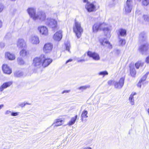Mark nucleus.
I'll use <instances>...</instances> for the list:
<instances>
[{
	"label": "nucleus",
	"mask_w": 149,
	"mask_h": 149,
	"mask_svg": "<svg viewBox=\"0 0 149 149\" xmlns=\"http://www.w3.org/2000/svg\"><path fill=\"white\" fill-rule=\"evenodd\" d=\"M45 24L53 30H56L57 27V21L50 18H48L46 19Z\"/></svg>",
	"instance_id": "7ed1b4c3"
},
{
	"label": "nucleus",
	"mask_w": 149,
	"mask_h": 149,
	"mask_svg": "<svg viewBox=\"0 0 149 149\" xmlns=\"http://www.w3.org/2000/svg\"><path fill=\"white\" fill-rule=\"evenodd\" d=\"M142 84V82L139 81V83L137 84V86L140 88H141Z\"/></svg>",
	"instance_id": "49530a36"
},
{
	"label": "nucleus",
	"mask_w": 149,
	"mask_h": 149,
	"mask_svg": "<svg viewBox=\"0 0 149 149\" xmlns=\"http://www.w3.org/2000/svg\"><path fill=\"white\" fill-rule=\"evenodd\" d=\"M25 105L26 104L24 103H22L19 104V106L22 107H24Z\"/></svg>",
	"instance_id": "09e8293b"
},
{
	"label": "nucleus",
	"mask_w": 149,
	"mask_h": 149,
	"mask_svg": "<svg viewBox=\"0 0 149 149\" xmlns=\"http://www.w3.org/2000/svg\"><path fill=\"white\" fill-rule=\"evenodd\" d=\"M17 45L19 48L22 49L26 47V43L24 39L20 38L17 40Z\"/></svg>",
	"instance_id": "9b49d317"
},
{
	"label": "nucleus",
	"mask_w": 149,
	"mask_h": 149,
	"mask_svg": "<svg viewBox=\"0 0 149 149\" xmlns=\"http://www.w3.org/2000/svg\"><path fill=\"white\" fill-rule=\"evenodd\" d=\"M64 122V119L61 118L56 119L55 120L52 125H54L55 126H58L61 125Z\"/></svg>",
	"instance_id": "6ab92c4d"
},
{
	"label": "nucleus",
	"mask_w": 149,
	"mask_h": 149,
	"mask_svg": "<svg viewBox=\"0 0 149 149\" xmlns=\"http://www.w3.org/2000/svg\"><path fill=\"white\" fill-rule=\"evenodd\" d=\"M2 68L4 73L7 74H10L11 73L12 70L6 64H3L2 67Z\"/></svg>",
	"instance_id": "f3484780"
},
{
	"label": "nucleus",
	"mask_w": 149,
	"mask_h": 149,
	"mask_svg": "<svg viewBox=\"0 0 149 149\" xmlns=\"http://www.w3.org/2000/svg\"><path fill=\"white\" fill-rule=\"evenodd\" d=\"M144 20L146 22L149 23V17L147 15H144L143 16Z\"/></svg>",
	"instance_id": "72a5a7b5"
},
{
	"label": "nucleus",
	"mask_w": 149,
	"mask_h": 149,
	"mask_svg": "<svg viewBox=\"0 0 149 149\" xmlns=\"http://www.w3.org/2000/svg\"><path fill=\"white\" fill-rule=\"evenodd\" d=\"M83 2L84 3H90L88 1V0H83Z\"/></svg>",
	"instance_id": "5fc2aeb1"
},
{
	"label": "nucleus",
	"mask_w": 149,
	"mask_h": 149,
	"mask_svg": "<svg viewBox=\"0 0 149 149\" xmlns=\"http://www.w3.org/2000/svg\"><path fill=\"white\" fill-rule=\"evenodd\" d=\"M135 95H136V93H132L130 95L129 98V101L130 102V104L132 105H134V96Z\"/></svg>",
	"instance_id": "393cba45"
},
{
	"label": "nucleus",
	"mask_w": 149,
	"mask_h": 149,
	"mask_svg": "<svg viewBox=\"0 0 149 149\" xmlns=\"http://www.w3.org/2000/svg\"><path fill=\"white\" fill-rule=\"evenodd\" d=\"M148 114L149 115V108L148 109Z\"/></svg>",
	"instance_id": "680f3d73"
},
{
	"label": "nucleus",
	"mask_w": 149,
	"mask_h": 149,
	"mask_svg": "<svg viewBox=\"0 0 149 149\" xmlns=\"http://www.w3.org/2000/svg\"><path fill=\"white\" fill-rule=\"evenodd\" d=\"M77 115H76L74 117L71 118L70 120L67 123V125L70 126L74 124L77 118Z\"/></svg>",
	"instance_id": "b1692460"
},
{
	"label": "nucleus",
	"mask_w": 149,
	"mask_h": 149,
	"mask_svg": "<svg viewBox=\"0 0 149 149\" xmlns=\"http://www.w3.org/2000/svg\"><path fill=\"white\" fill-rule=\"evenodd\" d=\"M0 45L1 48H3L5 46L4 43L3 42H1L0 43Z\"/></svg>",
	"instance_id": "de8ad7c7"
},
{
	"label": "nucleus",
	"mask_w": 149,
	"mask_h": 149,
	"mask_svg": "<svg viewBox=\"0 0 149 149\" xmlns=\"http://www.w3.org/2000/svg\"><path fill=\"white\" fill-rule=\"evenodd\" d=\"M62 32L63 31L61 30L57 31L54 34L53 37V39L57 41H60L62 37Z\"/></svg>",
	"instance_id": "4468645a"
},
{
	"label": "nucleus",
	"mask_w": 149,
	"mask_h": 149,
	"mask_svg": "<svg viewBox=\"0 0 149 149\" xmlns=\"http://www.w3.org/2000/svg\"><path fill=\"white\" fill-rule=\"evenodd\" d=\"M46 17V15L44 12H39L36 13V16L33 17V20L36 21L38 19L40 21H43L45 19Z\"/></svg>",
	"instance_id": "39448f33"
},
{
	"label": "nucleus",
	"mask_w": 149,
	"mask_h": 149,
	"mask_svg": "<svg viewBox=\"0 0 149 149\" xmlns=\"http://www.w3.org/2000/svg\"><path fill=\"white\" fill-rule=\"evenodd\" d=\"M146 62L147 63H149V56H148L146 60Z\"/></svg>",
	"instance_id": "8fccbe9b"
},
{
	"label": "nucleus",
	"mask_w": 149,
	"mask_h": 149,
	"mask_svg": "<svg viewBox=\"0 0 149 149\" xmlns=\"http://www.w3.org/2000/svg\"><path fill=\"white\" fill-rule=\"evenodd\" d=\"M65 46L66 47V49L69 52H70V45L69 43L67 44H65Z\"/></svg>",
	"instance_id": "ea45409f"
},
{
	"label": "nucleus",
	"mask_w": 149,
	"mask_h": 149,
	"mask_svg": "<svg viewBox=\"0 0 149 149\" xmlns=\"http://www.w3.org/2000/svg\"><path fill=\"white\" fill-rule=\"evenodd\" d=\"M141 14V10L138 8H137L136 11H135V14L136 15H139Z\"/></svg>",
	"instance_id": "a19ab883"
},
{
	"label": "nucleus",
	"mask_w": 149,
	"mask_h": 149,
	"mask_svg": "<svg viewBox=\"0 0 149 149\" xmlns=\"http://www.w3.org/2000/svg\"><path fill=\"white\" fill-rule=\"evenodd\" d=\"M88 113V111L86 110H84L83 111L81 116L82 121H83L84 118H86L88 117V116H87Z\"/></svg>",
	"instance_id": "a878e982"
},
{
	"label": "nucleus",
	"mask_w": 149,
	"mask_h": 149,
	"mask_svg": "<svg viewBox=\"0 0 149 149\" xmlns=\"http://www.w3.org/2000/svg\"><path fill=\"white\" fill-rule=\"evenodd\" d=\"M29 40L31 44L34 45L38 44L40 42L39 37L35 35L31 36L29 38Z\"/></svg>",
	"instance_id": "0eeeda50"
},
{
	"label": "nucleus",
	"mask_w": 149,
	"mask_h": 149,
	"mask_svg": "<svg viewBox=\"0 0 149 149\" xmlns=\"http://www.w3.org/2000/svg\"><path fill=\"white\" fill-rule=\"evenodd\" d=\"M42 55L39 57L35 58L33 60V64L37 68H39L42 66Z\"/></svg>",
	"instance_id": "423d86ee"
},
{
	"label": "nucleus",
	"mask_w": 149,
	"mask_h": 149,
	"mask_svg": "<svg viewBox=\"0 0 149 149\" xmlns=\"http://www.w3.org/2000/svg\"><path fill=\"white\" fill-rule=\"evenodd\" d=\"M19 113V112H12L11 113V116H18Z\"/></svg>",
	"instance_id": "37998d69"
},
{
	"label": "nucleus",
	"mask_w": 149,
	"mask_h": 149,
	"mask_svg": "<svg viewBox=\"0 0 149 149\" xmlns=\"http://www.w3.org/2000/svg\"><path fill=\"white\" fill-rule=\"evenodd\" d=\"M53 47V44L51 43L45 44L43 47V52L46 53H50L52 51Z\"/></svg>",
	"instance_id": "6e6552de"
},
{
	"label": "nucleus",
	"mask_w": 149,
	"mask_h": 149,
	"mask_svg": "<svg viewBox=\"0 0 149 149\" xmlns=\"http://www.w3.org/2000/svg\"><path fill=\"white\" fill-rule=\"evenodd\" d=\"M2 25V22L0 20V28H1Z\"/></svg>",
	"instance_id": "4d7b16f0"
},
{
	"label": "nucleus",
	"mask_w": 149,
	"mask_h": 149,
	"mask_svg": "<svg viewBox=\"0 0 149 149\" xmlns=\"http://www.w3.org/2000/svg\"><path fill=\"white\" fill-rule=\"evenodd\" d=\"M40 33L44 36H47L48 34V30L47 27L45 26H40L38 28Z\"/></svg>",
	"instance_id": "9d476101"
},
{
	"label": "nucleus",
	"mask_w": 149,
	"mask_h": 149,
	"mask_svg": "<svg viewBox=\"0 0 149 149\" xmlns=\"http://www.w3.org/2000/svg\"><path fill=\"white\" fill-rule=\"evenodd\" d=\"M72 61V60L71 59H70L68 60H67L66 62V63H68L69 62H71Z\"/></svg>",
	"instance_id": "864d4df0"
},
{
	"label": "nucleus",
	"mask_w": 149,
	"mask_h": 149,
	"mask_svg": "<svg viewBox=\"0 0 149 149\" xmlns=\"http://www.w3.org/2000/svg\"><path fill=\"white\" fill-rule=\"evenodd\" d=\"M125 40L124 39H121L119 41V45L121 46L124 45L125 43Z\"/></svg>",
	"instance_id": "c9c22d12"
},
{
	"label": "nucleus",
	"mask_w": 149,
	"mask_h": 149,
	"mask_svg": "<svg viewBox=\"0 0 149 149\" xmlns=\"http://www.w3.org/2000/svg\"><path fill=\"white\" fill-rule=\"evenodd\" d=\"M3 104H1L0 105V109L2 108V107H3Z\"/></svg>",
	"instance_id": "13d9d810"
},
{
	"label": "nucleus",
	"mask_w": 149,
	"mask_h": 149,
	"mask_svg": "<svg viewBox=\"0 0 149 149\" xmlns=\"http://www.w3.org/2000/svg\"><path fill=\"white\" fill-rule=\"evenodd\" d=\"M119 32L120 36H125L126 35V31L124 29H121L119 30Z\"/></svg>",
	"instance_id": "bb28decb"
},
{
	"label": "nucleus",
	"mask_w": 149,
	"mask_h": 149,
	"mask_svg": "<svg viewBox=\"0 0 149 149\" xmlns=\"http://www.w3.org/2000/svg\"><path fill=\"white\" fill-rule=\"evenodd\" d=\"M115 5L116 2H114L111 1L107 3V6L109 8L113 7H115Z\"/></svg>",
	"instance_id": "cd10ccee"
},
{
	"label": "nucleus",
	"mask_w": 149,
	"mask_h": 149,
	"mask_svg": "<svg viewBox=\"0 0 149 149\" xmlns=\"http://www.w3.org/2000/svg\"><path fill=\"white\" fill-rule=\"evenodd\" d=\"M42 66L45 67L48 66L52 62V60L50 58H46L44 55H42Z\"/></svg>",
	"instance_id": "f8f14e48"
},
{
	"label": "nucleus",
	"mask_w": 149,
	"mask_h": 149,
	"mask_svg": "<svg viewBox=\"0 0 149 149\" xmlns=\"http://www.w3.org/2000/svg\"><path fill=\"white\" fill-rule=\"evenodd\" d=\"M99 30H102L105 36L107 38L110 37L111 29L105 23L98 22L95 24L93 27V32L96 33Z\"/></svg>",
	"instance_id": "f257e3e1"
},
{
	"label": "nucleus",
	"mask_w": 149,
	"mask_h": 149,
	"mask_svg": "<svg viewBox=\"0 0 149 149\" xmlns=\"http://www.w3.org/2000/svg\"><path fill=\"white\" fill-rule=\"evenodd\" d=\"M73 29L77 37L79 38L83 31V29L81 26V23L75 20Z\"/></svg>",
	"instance_id": "f03ea898"
},
{
	"label": "nucleus",
	"mask_w": 149,
	"mask_h": 149,
	"mask_svg": "<svg viewBox=\"0 0 149 149\" xmlns=\"http://www.w3.org/2000/svg\"><path fill=\"white\" fill-rule=\"evenodd\" d=\"M138 1H140L141 0H137ZM149 4V0H142V4L143 6H147Z\"/></svg>",
	"instance_id": "473e14b6"
},
{
	"label": "nucleus",
	"mask_w": 149,
	"mask_h": 149,
	"mask_svg": "<svg viewBox=\"0 0 149 149\" xmlns=\"http://www.w3.org/2000/svg\"><path fill=\"white\" fill-rule=\"evenodd\" d=\"M112 82H113V81L111 80L109 81L108 82V84L109 85H111L112 83Z\"/></svg>",
	"instance_id": "603ef678"
},
{
	"label": "nucleus",
	"mask_w": 149,
	"mask_h": 149,
	"mask_svg": "<svg viewBox=\"0 0 149 149\" xmlns=\"http://www.w3.org/2000/svg\"><path fill=\"white\" fill-rule=\"evenodd\" d=\"M87 55L89 57L92 58L95 60L98 61L100 59L99 55L96 53L88 51V52Z\"/></svg>",
	"instance_id": "2eb2a0df"
},
{
	"label": "nucleus",
	"mask_w": 149,
	"mask_h": 149,
	"mask_svg": "<svg viewBox=\"0 0 149 149\" xmlns=\"http://www.w3.org/2000/svg\"><path fill=\"white\" fill-rule=\"evenodd\" d=\"M85 61V60L84 59H78L77 60V61L78 62H84V61Z\"/></svg>",
	"instance_id": "3c124183"
},
{
	"label": "nucleus",
	"mask_w": 149,
	"mask_h": 149,
	"mask_svg": "<svg viewBox=\"0 0 149 149\" xmlns=\"http://www.w3.org/2000/svg\"><path fill=\"white\" fill-rule=\"evenodd\" d=\"M125 77H121L119 81L115 82L114 84V86L116 88L120 89L124 85Z\"/></svg>",
	"instance_id": "ddd939ff"
},
{
	"label": "nucleus",
	"mask_w": 149,
	"mask_h": 149,
	"mask_svg": "<svg viewBox=\"0 0 149 149\" xmlns=\"http://www.w3.org/2000/svg\"><path fill=\"white\" fill-rule=\"evenodd\" d=\"M20 56L22 57H24L27 55V52L25 49H23L20 51Z\"/></svg>",
	"instance_id": "c756f323"
},
{
	"label": "nucleus",
	"mask_w": 149,
	"mask_h": 149,
	"mask_svg": "<svg viewBox=\"0 0 149 149\" xmlns=\"http://www.w3.org/2000/svg\"><path fill=\"white\" fill-rule=\"evenodd\" d=\"M70 91V90H64L62 92V93L64 94V93H69Z\"/></svg>",
	"instance_id": "c03bdc74"
},
{
	"label": "nucleus",
	"mask_w": 149,
	"mask_h": 149,
	"mask_svg": "<svg viewBox=\"0 0 149 149\" xmlns=\"http://www.w3.org/2000/svg\"><path fill=\"white\" fill-rule=\"evenodd\" d=\"M26 104H29V105H30L31 104L30 103H26Z\"/></svg>",
	"instance_id": "bf43d9fd"
},
{
	"label": "nucleus",
	"mask_w": 149,
	"mask_h": 149,
	"mask_svg": "<svg viewBox=\"0 0 149 149\" xmlns=\"http://www.w3.org/2000/svg\"><path fill=\"white\" fill-rule=\"evenodd\" d=\"M12 83L13 82L12 81H9L4 83L0 87V91H2L4 89L9 87L12 84Z\"/></svg>",
	"instance_id": "aec40b11"
},
{
	"label": "nucleus",
	"mask_w": 149,
	"mask_h": 149,
	"mask_svg": "<svg viewBox=\"0 0 149 149\" xmlns=\"http://www.w3.org/2000/svg\"><path fill=\"white\" fill-rule=\"evenodd\" d=\"M130 73L131 76L134 77L136 74V71L135 69L133 68H130Z\"/></svg>",
	"instance_id": "7c9ffc66"
},
{
	"label": "nucleus",
	"mask_w": 149,
	"mask_h": 149,
	"mask_svg": "<svg viewBox=\"0 0 149 149\" xmlns=\"http://www.w3.org/2000/svg\"><path fill=\"white\" fill-rule=\"evenodd\" d=\"M132 0H127L124 7L126 14H127L131 12L132 8Z\"/></svg>",
	"instance_id": "20e7f679"
},
{
	"label": "nucleus",
	"mask_w": 149,
	"mask_h": 149,
	"mask_svg": "<svg viewBox=\"0 0 149 149\" xmlns=\"http://www.w3.org/2000/svg\"><path fill=\"white\" fill-rule=\"evenodd\" d=\"M83 149H92V148L90 147H85Z\"/></svg>",
	"instance_id": "6e6d98bb"
},
{
	"label": "nucleus",
	"mask_w": 149,
	"mask_h": 149,
	"mask_svg": "<svg viewBox=\"0 0 149 149\" xmlns=\"http://www.w3.org/2000/svg\"><path fill=\"white\" fill-rule=\"evenodd\" d=\"M85 8L89 12L93 11L95 10V7L93 3H88L85 5Z\"/></svg>",
	"instance_id": "dca6fc26"
},
{
	"label": "nucleus",
	"mask_w": 149,
	"mask_h": 149,
	"mask_svg": "<svg viewBox=\"0 0 149 149\" xmlns=\"http://www.w3.org/2000/svg\"><path fill=\"white\" fill-rule=\"evenodd\" d=\"M5 57L9 60H13L15 58V55L9 52H7L5 53Z\"/></svg>",
	"instance_id": "5701e85b"
},
{
	"label": "nucleus",
	"mask_w": 149,
	"mask_h": 149,
	"mask_svg": "<svg viewBox=\"0 0 149 149\" xmlns=\"http://www.w3.org/2000/svg\"><path fill=\"white\" fill-rule=\"evenodd\" d=\"M27 11L30 16L32 18L33 20V17L36 15V10L33 8H30L27 10Z\"/></svg>",
	"instance_id": "a211bd4d"
},
{
	"label": "nucleus",
	"mask_w": 149,
	"mask_h": 149,
	"mask_svg": "<svg viewBox=\"0 0 149 149\" xmlns=\"http://www.w3.org/2000/svg\"><path fill=\"white\" fill-rule=\"evenodd\" d=\"M111 1H113L114 2H115L116 0H111Z\"/></svg>",
	"instance_id": "052dcab7"
},
{
	"label": "nucleus",
	"mask_w": 149,
	"mask_h": 149,
	"mask_svg": "<svg viewBox=\"0 0 149 149\" xmlns=\"http://www.w3.org/2000/svg\"><path fill=\"white\" fill-rule=\"evenodd\" d=\"M149 44L146 43L145 44H143L139 48V50L141 54H145L147 53V52Z\"/></svg>",
	"instance_id": "1a4fd4ad"
},
{
	"label": "nucleus",
	"mask_w": 149,
	"mask_h": 149,
	"mask_svg": "<svg viewBox=\"0 0 149 149\" xmlns=\"http://www.w3.org/2000/svg\"><path fill=\"white\" fill-rule=\"evenodd\" d=\"M1 95V93H0V95Z\"/></svg>",
	"instance_id": "e2e57ef3"
},
{
	"label": "nucleus",
	"mask_w": 149,
	"mask_h": 149,
	"mask_svg": "<svg viewBox=\"0 0 149 149\" xmlns=\"http://www.w3.org/2000/svg\"><path fill=\"white\" fill-rule=\"evenodd\" d=\"M90 87V85H86L81 86L78 88L77 89L79 90H81L82 91L86 90L87 88H89Z\"/></svg>",
	"instance_id": "c85d7f7f"
},
{
	"label": "nucleus",
	"mask_w": 149,
	"mask_h": 149,
	"mask_svg": "<svg viewBox=\"0 0 149 149\" xmlns=\"http://www.w3.org/2000/svg\"><path fill=\"white\" fill-rule=\"evenodd\" d=\"M147 75L148 74L146 73L142 78L140 80V81H141L142 82V84H144V82H145V80H146Z\"/></svg>",
	"instance_id": "e433bc0d"
},
{
	"label": "nucleus",
	"mask_w": 149,
	"mask_h": 149,
	"mask_svg": "<svg viewBox=\"0 0 149 149\" xmlns=\"http://www.w3.org/2000/svg\"><path fill=\"white\" fill-rule=\"evenodd\" d=\"M139 40L141 41H146L147 39L146 33L144 32H142L139 35Z\"/></svg>",
	"instance_id": "4be33fe9"
},
{
	"label": "nucleus",
	"mask_w": 149,
	"mask_h": 149,
	"mask_svg": "<svg viewBox=\"0 0 149 149\" xmlns=\"http://www.w3.org/2000/svg\"><path fill=\"white\" fill-rule=\"evenodd\" d=\"M3 6L1 4H0V11L1 12L3 10Z\"/></svg>",
	"instance_id": "a18cd8bd"
},
{
	"label": "nucleus",
	"mask_w": 149,
	"mask_h": 149,
	"mask_svg": "<svg viewBox=\"0 0 149 149\" xmlns=\"http://www.w3.org/2000/svg\"><path fill=\"white\" fill-rule=\"evenodd\" d=\"M17 62L20 65L24 64L25 63L22 58L21 57H19L18 58Z\"/></svg>",
	"instance_id": "f704fd0d"
},
{
	"label": "nucleus",
	"mask_w": 149,
	"mask_h": 149,
	"mask_svg": "<svg viewBox=\"0 0 149 149\" xmlns=\"http://www.w3.org/2000/svg\"><path fill=\"white\" fill-rule=\"evenodd\" d=\"M105 39L103 40V39H100L99 41L101 45L103 46H107L109 48H112V45H111L110 43L108 41L105 40Z\"/></svg>",
	"instance_id": "412c9836"
},
{
	"label": "nucleus",
	"mask_w": 149,
	"mask_h": 149,
	"mask_svg": "<svg viewBox=\"0 0 149 149\" xmlns=\"http://www.w3.org/2000/svg\"><path fill=\"white\" fill-rule=\"evenodd\" d=\"M14 75L15 76L19 77L22 76L23 75V73L22 72H15L14 74Z\"/></svg>",
	"instance_id": "58836bf2"
},
{
	"label": "nucleus",
	"mask_w": 149,
	"mask_h": 149,
	"mask_svg": "<svg viewBox=\"0 0 149 149\" xmlns=\"http://www.w3.org/2000/svg\"><path fill=\"white\" fill-rule=\"evenodd\" d=\"M143 65V62L141 61H139L136 62L135 64V67L137 69H139L140 66H142Z\"/></svg>",
	"instance_id": "2f4dec72"
},
{
	"label": "nucleus",
	"mask_w": 149,
	"mask_h": 149,
	"mask_svg": "<svg viewBox=\"0 0 149 149\" xmlns=\"http://www.w3.org/2000/svg\"><path fill=\"white\" fill-rule=\"evenodd\" d=\"M12 112L9 110H6L5 111V115H11Z\"/></svg>",
	"instance_id": "79ce46f5"
},
{
	"label": "nucleus",
	"mask_w": 149,
	"mask_h": 149,
	"mask_svg": "<svg viewBox=\"0 0 149 149\" xmlns=\"http://www.w3.org/2000/svg\"><path fill=\"white\" fill-rule=\"evenodd\" d=\"M108 74V72L106 71L100 72L98 74L99 75H103V77H104L105 75H107Z\"/></svg>",
	"instance_id": "4c0bfd02"
}]
</instances>
